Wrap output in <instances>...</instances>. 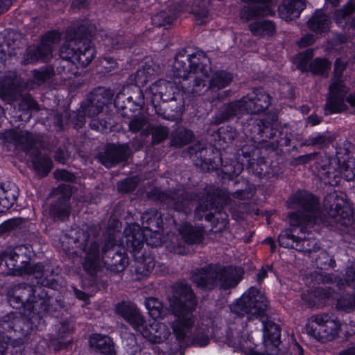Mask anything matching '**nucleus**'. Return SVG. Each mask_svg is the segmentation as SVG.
Segmentation results:
<instances>
[{"instance_id": "1", "label": "nucleus", "mask_w": 355, "mask_h": 355, "mask_svg": "<svg viewBox=\"0 0 355 355\" xmlns=\"http://www.w3.org/2000/svg\"><path fill=\"white\" fill-rule=\"evenodd\" d=\"M174 77L193 81V92H199L201 87L217 91L227 87L232 80V76L225 71L212 72L209 60L206 54L197 50L191 54L180 53L173 65Z\"/></svg>"}, {"instance_id": "2", "label": "nucleus", "mask_w": 355, "mask_h": 355, "mask_svg": "<svg viewBox=\"0 0 355 355\" xmlns=\"http://www.w3.org/2000/svg\"><path fill=\"white\" fill-rule=\"evenodd\" d=\"M196 305V297L189 286L178 284L174 287L173 295L169 298V306L176 318L172 324L173 333L180 341L191 336V330L195 322L193 313Z\"/></svg>"}, {"instance_id": "3", "label": "nucleus", "mask_w": 355, "mask_h": 355, "mask_svg": "<svg viewBox=\"0 0 355 355\" xmlns=\"http://www.w3.org/2000/svg\"><path fill=\"white\" fill-rule=\"evenodd\" d=\"M144 230L139 225L131 224L124 230L126 248L134 255L139 252L144 245V240L151 246H158L162 244L159 229L162 224L161 215L155 209L146 211L141 216Z\"/></svg>"}, {"instance_id": "4", "label": "nucleus", "mask_w": 355, "mask_h": 355, "mask_svg": "<svg viewBox=\"0 0 355 355\" xmlns=\"http://www.w3.org/2000/svg\"><path fill=\"white\" fill-rule=\"evenodd\" d=\"M242 278L240 268L218 266H209L196 272L192 275V281L202 288H212L218 284L223 289L236 286Z\"/></svg>"}, {"instance_id": "5", "label": "nucleus", "mask_w": 355, "mask_h": 355, "mask_svg": "<svg viewBox=\"0 0 355 355\" xmlns=\"http://www.w3.org/2000/svg\"><path fill=\"white\" fill-rule=\"evenodd\" d=\"M288 206L300 209V212L289 214L288 220L291 226H302L301 232L307 227H311L318 221L319 211L318 201L311 193L300 191L295 193L288 200Z\"/></svg>"}, {"instance_id": "6", "label": "nucleus", "mask_w": 355, "mask_h": 355, "mask_svg": "<svg viewBox=\"0 0 355 355\" xmlns=\"http://www.w3.org/2000/svg\"><path fill=\"white\" fill-rule=\"evenodd\" d=\"M340 329V322L325 313L312 315L306 324V334L322 343L335 339Z\"/></svg>"}, {"instance_id": "7", "label": "nucleus", "mask_w": 355, "mask_h": 355, "mask_svg": "<svg viewBox=\"0 0 355 355\" xmlns=\"http://www.w3.org/2000/svg\"><path fill=\"white\" fill-rule=\"evenodd\" d=\"M270 105L269 95L261 89H254L241 100L224 107L225 115L223 118L244 112L258 114L268 109Z\"/></svg>"}, {"instance_id": "8", "label": "nucleus", "mask_w": 355, "mask_h": 355, "mask_svg": "<svg viewBox=\"0 0 355 355\" xmlns=\"http://www.w3.org/2000/svg\"><path fill=\"white\" fill-rule=\"evenodd\" d=\"M268 302L264 295L254 287H250L230 306L232 313L249 318L262 315L266 310Z\"/></svg>"}, {"instance_id": "9", "label": "nucleus", "mask_w": 355, "mask_h": 355, "mask_svg": "<svg viewBox=\"0 0 355 355\" xmlns=\"http://www.w3.org/2000/svg\"><path fill=\"white\" fill-rule=\"evenodd\" d=\"M345 68V62L337 59L334 65V76L329 87V95L325 105L326 112H340L346 109L344 97L349 91L344 84L341 73Z\"/></svg>"}, {"instance_id": "10", "label": "nucleus", "mask_w": 355, "mask_h": 355, "mask_svg": "<svg viewBox=\"0 0 355 355\" xmlns=\"http://www.w3.org/2000/svg\"><path fill=\"white\" fill-rule=\"evenodd\" d=\"M96 51L92 43L76 39L67 40L60 49V57L80 66H87L94 59Z\"/></svg>"}, {"instance_id": "11", "label": "nucleus", "mask_w": 355, "mask_h": 355, "mask_svg": "<svg viewBox=\"0 0 355 355\" xmlns=\"http://www.w3.org/2000/svg\"><path fill=\"white\" fill-rule=\"evenodd\" d=\"M324 207L331 217L343 224H346V218L351 215L349 205L343 195H339L335 191L325 196Z\"/></svg>"}, {"instance_id": "12", "label": "nucleus", "mask_w": 355, "mask_h": 355, "mask_svg": "<svg viewBox=\"0 0 355 355\" xmlns=\"http://www.w3.org/2000/svg\"><path fill=\"white\" fill-rule=\"evenodd\" d=\"M60 35L58 32H50L42 39V42L39 47L28 49L26 60L28 63H33L38 61L46 62L52 58V45L58 42Z\"/></svg>"}, {"instance_id": "13", "label": "nucleus", "mask_w": 355, "mask_h": 355, "mask_svg": "<svg viewBox=\"0 0 355 355\" xmlns=\"http://www.w3.org/2000/svg\"><path fill=\"white\" fill-rule=\"evenodd\" d=\"M1 138L8 148L22 150H28L33 144V136L20 129H11L1 133Z\"/></svg>"}, {"instance_id": "14", "label": "nucleus", "mask_w": 355, "mask_h": 355, "mask_svg": "<svg viewBox=\"0 0 355 355\" xmlns=\"http://www.w3.org/2000/svg\"><path fill=\"white\" fill-rule=\"evenodd\" d=\"M279 243L284 248H295L299 251L311 252L315 250L317 244L315 239L308 240L305 238L298 239L291 232V230H286L281 232L278 238Z\"/></svg>"}, {"instance_id": "15", "label": "nucleus", "mask_w": 355, "mask_h": 355, "mask_svg": "<svg viewBox=\"0 0 355 355\" xmlns=\"http://www.w3.org/2000/svg\"><path fill=\"white\" fill-rule=\"evenodd\" d=\"M114 311L137 331L144 323L143 315L134 304L124 302L119 303L116 305Z\"/></svg>"}, {"instance_id": "16", "label": "nucleus", "mask_w": 355, "mask_h": 355, "mask_svg": "<svg viewBox=\"0 0 355 355\" xmlns=\"http://www.w3.org/2000/svg\"><path fill=\"white\" fill-rule=\"evenodd\" d=\"M175 87L171 83L164 80L154 83L147 90L146 94L151 98L153 105L161 101H167L173 98Z\"/></svg>"}, {"instance_id": "17", "label": "nucleus", "mask_w": 355, "mask_h": 355, "mask_svg": "<svg viewBox=\"0 0 355 355\" xmlns=\"http://www.w3.org/2000/svg\"><path fill=\"white\" fill-rule=\"evenodd\" d=\"M139 332L152 343L163 342L166 340L171 334L169 329L165 324L156 320L150 323L148 327L146 325L144 322L139 330Z\"/></svg>"}, {"instance_id": "18", "label": "nucleus", "mask_w": 355, "mask_h": 355, "mask_svg": "<svg viewBox=\"0 0 355 355\" xmlns=\"http://www.w3.org/2000/svg\"><path fill=\"white\" fill-rule=\"evenodd\" d=\"M36 290L29 286H19L13 295L9 297V302L11 306L17 309L19 306H24L29 309L31 304L33 309H36L37 301L32 300V296L35 294Z\"/></svg>"}, {"instance_id": "19", "label": "nucleus", "mask_w": 355, "mask_h": 355, "mask_svg": "<svg viewBox=\"0 0 355 355\" xmlns=\"http://www.w3.org/2000/svg\"><path fill=\"white\" fill-rule=\"evenodd\" d=\"M304 8V0H284L279 6L278 11L282 19L291 21L297 18Z\"/></svg>"}, {"instance_id": "20", "label": "nucleus", "mask_w": 355, "mask_h": 355, "mask_svg": "<svg viewBox=\"0 0 355 355\" xmlns=\"http://www.w3.org/2000/svg\"><path fill=\"white\" fill-rule=\"evenodd\" d=\"M104 264H106V262L100 257L98 245L96 243H92L83 262L84 269L89 274L93 275Z\"/></svg>"}, {"instance_id": "21", "label": "nucleus", "mask_w": 355, "mask_h": 355, "mask_svg": "<svg viewBox=\"0 0 355 355\" xmlns=\"http://www.w3.org/2000/svg\"><path fill=\"white\" fill-rule=\"evenodd\" d=\"M317 268L320 271L316 274L315 278L316 281L322 283L332 282L334 277L326 274L323 270H327L335 266V261L325 252H321L315 261Z\"/></svg>"}, {"instance_id": "22", "label": "nucleus", "mask_w": 355, "mask_h": 355, "mask_svg": "<svg viewBox=\"0 0 355 355\" xmlns=\"http://www.w3.org/2000/svg\"><path fill=\"white\" fill-rule=\"evenodd\" d=\"M212 321L209 318H202L198 324L197 329L192 337L193 345L199 347H205L209 342V335Z\"/></svg>"}, {"instance_id": "23", "label": "nucleus", "mask_w": 355, "mask_h": 355, "mask_svg": "<svg viewBox=\"0 0 355 355\" xmlns=\"http://www.w3.org/2000/svg\"><path fill=\"white\" fill-rule=\"evenodd\" d=\"M89 345L105 355H114V347L112 339L101 334H93L89 338Z\"/></svg>"}, {"instance_id": "24", "label": "nucleus", "mask_w": 355, "mask_h": 355, "mask_svg": "<svg viewBox=\"0 0 355 355\" xmlns=\"http://www.w3.org/2000/svg\"><path fill=\"white\" fill-rule=\"evenodd\" d=\"M18 195L15 184L5 187L0 185V213L5 212L15 202Z\"/></svg>"}, {"instance_id": "25", "label": "nucleus", "mask_w": 355, "mask_h": 355, "mask_svg": "<svg viewBox=\"0 0 355 355\" xmlns=\"http://www.w3.org/2000/svg\"><path fill=\"white\" fill-rule=\"evenodd\" d=\"M130 154V149L128 145L124 144L115 148L113 152H108L102 158L101 162L106 167L110 168L115 164L125 159Z\"/></svg>"}, {"instance_id": "26", "label": "nucleus", "mask_w": 355, "mask_h": 355, "mask_svg": "<svg viewBox=\"0 0 355 355\" xmlns=\"http://www.w3.org/2000/svg\"><path fill=\"white\" fill-rule=\"evenodd\" d=\"M330 21L327 15L322 11H316L314 15L309 20L308 25L313 31L323 33L329 29Z\"/></svg>"}, {"instance_id": "27", "label": "nucleus", "mask_w": 355, "mask_h": 355, "mask_svg": "<svg viewBox=\"0 0 355 355\" xmlns=\"http://www.w3.org/2000/svg\"><path fill=\"white\" fill-rule=\"evenodd\" d=\"M180 233L184 241L187 243H200L203 236L201 228L193 227L189 224H184L180 229Z\"/></svg>"}, {"instance_id": "28", "label": "nucleus", "mask_w": 355, "mask_h": 355, "mask_svg": "<svg viewBox=\"0 0 355 355\" xmlns=\"http://www.w3.org/2000/svg\"><path fill=\"white\" fill-rule=\"evenodd\" d=\"M250 31L254 35L268 36L275 31L274 24L267 20L259 21L252 23L249 26Z\"/></svg>"}, {"instance_id": "29", "label": "nucleus", "mask_w": 355, "mask_h": 355, "mask_svg": "<svg viewBox=\"0 0 355 355\" xmlns=\"http://www.w3.org/2000/svg\"><path fill=\"white\" fill-rule=\"evenodd\" d=\"M184 194L183 191H180L173 196H167L164 200L168 207L177 211H187V207H189L190 202L185 198Z\"/></svg>"}, {"instance_id": "30", "label": "nucleus", "mask_w": 355, "mask_h": 355, "mask_svg": "<svg viewBox=\"0 0 355 355\" xmlns=\"http://www.w3.org/2000/svg\"><path fill=\"white\" fill-rule=\"evenodd\" d=\"M313 295L315 298L307 300L310 304H327L334 298V291L329 287L318 288L313 291Z\"/></svg>"}, {"instance_id": "31", "label": "nucleus", "mask_w": 355, "mask_h": 355, "mask_svg": "<svg viewBox=\"0 0 355 355\" xmlns=\"http://www.w3.org/2000/svg\"><path fill=\"white\" fill-rule=\"evenodd\" d=\"M145 306L151 318L155 320L162 318L164 315L163 305L157 298L148 297L145 301Z\"/></svg>"}, {"instance_id": "32", "label": "nucleus", "mask_w": 355, "mask_h": 355, "mask_svg": "<svg viewBox=\"0 0 355 355\" xmlns=\"http://www.w3.org/2000/svg\"><path fill=\"white\" fill-rule=\"evenodd\" d=\"M336 308L338 311L349 312L355 309V295L343 294L336 299Z\"/></svg>"}, {"instance_id": "33", "label": "nucleus", "mask_w": 355, "mask_h": 355, "mask_svg": "<svg viewBox=\"0 0 355 355\" xmlns=\"http://www.w3.org/2000/svg\"><path fill=\"white\" fill-rule=\"evenodd\" d=\"M155 266V261L152 257H145L137 261L136 272L142 276H147L152 272Z\"/></svg>"}, {"instance_id": "34", "label": "nucleus", "mask_w": 355, "mask_h": 355, "mask_svg": "<svg viewBox=\"0 0 355 355\" xmlns=\"http://www.w3.org/2000/svg\"><path fill=\"white\" fill-rule=\"evenodd\" d=\"M0 98L10 103L16 98V89L10 80L0 83Z\"/></svg>"}, {"instance_id": "35", "label": "nucleus", "mask_w": 355, "mask_h": 355, "mask_svg": "<svg viewBox=\"0 0 355 355\" xmlns=\"http://www.w3.org/2000/svg\"><path fill=\"white\" fill-rule=\"evenodd\" d=\"M330 62L324 58H316L309 64V71L313 74L324 75L330 69Z\"/></svg>"}, {"instance_id": "36", "label": "nucleus", "mask_w": 355, "mask_h": 355, "mask_svg": "<svg viewBox=\"0 0 355 355\" xmlns=\"http://www.w3.org/2000/svg\"><path fill=\"white\" fill-rule=\"evenodd\" d=\"M263 337L268 338L274 345H277L280 339V330L277 324L268 322L264 325Z\"/></svg>"}, {"instance_id": "37", "label": "nucleus", "mask_w": 355, "mask_h": 355, "mask_svg": "<svg viewBox=\"0 0 355 355\" xmlns=\"http://www.w3.org/2000/svg\"><path fill=\"white\" fill-rule=\"evenodd\" d=\"M313 56V51L306 50L304 53L297 54L294 58V63L302 71H308L309 68V60Z\"/></svg>"}, {"instance_id": "38", "label": "nucleus", "mask_w": 355, "mask_h": 355, "mask_svg": "<svg viewBox=\"0 0 355 355\" xmlns=\"http://www.w3.org/2000/svg\"><path fill=\"white\" fill-rule=\"evenodd\" d=\"M35 169L42 175H46L52 168V162L46 156L35 160L33 162Z\"/></svg>"}, {"instance_id": "39", "label": "nucleus", "mask_w": 355, "mask_h": 355, "mask_svg": "<svg viewBox=\"0 0 355 355\" xmlns=\"http://www.w3.org/2000/svg\"><path fill=\"white\" fill-rule=\"evenodd\" d=\"M342 177L347 181L353 180L355 178V160L349 159L347 164L340 166Z\"/></svg>"}, {"instance_id": "40", "label": "nucleus", "mask_w": 355, "mask_h": 355, "mask_svg": "<svg viewBox=\"0 0 355 355\" xmlns=\"http://www.w3.org/2000/svg\"><path fill=\"white\" fill-rule=\"evenodd\" d=\"M153 75V69L150 67H143L137 70L135 74V82L139 85L147 83L150 77Z\"/></svg>"}, {"instance_id": "41", "label": "nucleus", "mask_w": 355, "mask_h": 355, "mask_svg": "<svg viewBox=\"0 0 355 355\" xmlns=\"http://www.w3.org/2000/svg\"><path fill=\"white\" fill-rule=\"evenodd\" d=\"M355 11V4L352 1H349L343 8L336 12L335 18L337 24H341V19H345V17Z\"/></svg>"}, {"instance_id": "42", "label": "nucleus", "mask_w": 355, "mask_h": 355, "mask_svg": "<svg viewBox=\"0 0 355 355\" xmlns=\"http://www.w3.org/2000/svg\"><path fill=\"white\" fill-rule=\"evenodd\" d=\"M193 138V133L188 130H183L180 132L177 137L173 139V144L177 146H182L188 144Z\"/></svg>"}, {"instance_id": "43", "label": "nucleus", "mask_w": 355, "mask_h": 355, "mask_svg": "<svg viewBox=\"0 0 355 355\" xmlns=\"http://www.w3.org/2000/svg\"><path fill=\"white\" fill-rule=\"evenodd\" d=\"M192 11L196 17V22L198 24L205 23L208 19V10L204 4L202 7H198L194 5L192 8Z\"/></svg>"}, {"instance_id": "44", "label": "nucleus", "mask_w": 355, "mask_h": 355, "mask_svg": "<svg viewBox=\"0 0 355 355\" xmlns=\"http://www.w3.org/2000/svg\"><path fill=\"white\" fill-rule=\"evenodd\" d=\"M168 135V130L164 127H157L153 129V142L154 144H159L165 139Z\"/></svg>"}, {"instance_id": "45", "label": "nucleus", "mask_w": 355, "mask_h": 355, "mask_svg": "<svg viewBox=\"0 0 355 355\" xmlns=\"http://www.w3.org/2000/svg\"><path fill=\"white\" fill-rule=\"evenodd\" d=\"M136 180L133 178L125 179L118 183V189L121 192H129L136 187Z\"/></svg>"}, {"instance_id": "46", "label": "nucleus", "mask_w": 355, "mask_h": 355, "mask_svg": "<svg viewBox=\"0 0 355 355\" xmlns=\"http://www.w3.org/2000/svg\"><path fill=\"white\" fill-rule=\"evenodd\" d=\"M147 124L146 120L143 117L132 119L129 123L130 130L132 132H137Z\"/></svg>"}, {"instance_id": "47", "label": "nucleus", "mask_w": 355, "mask_h": 355, "mask_svg": "<svg viewBox=\"0 0 355 355\" xmlns=\"http://www.w3.org/2000/svg\"><path fill=\"white\" fill-rule=\"evenodd\" d=\"M345 282L347 285L355 287V263L351 265L346 271Z\"/></svg>"}, {"instance_id": "48", "label": "nucleus", "mask_w": 355, "mask_h": 355, "mask_svg": "<svg viewBox=\"0 0 355 355\" xmlns=\"http://www.w3.org/2000/svg\"><path fill=\"white\" fill-rule=\"evenodd\" d=\"M73 331V326L68 322H63L59 328V336L60 338H64L68 334H71Z\"/></svg>"}, {"instance_id": "49", "label": "nucleus", "mask_w": 355, "mask_h": 355, "mask_svg": "<svg viewBox=\"0 0 355 355\" xmlns=\"http://www.w3.org/2000/svg\"><path fill=\"white\" fill-rule=\"evenodd\" d=\"M15 257H19L18 255H15V256H13V255H5L3 257H1L0 256V265L2 263V261L4 260L6 261V264L7 265V266L8 268H15V267H17V264H16V262L17 261L15 260Z\"/></svg>"}, {"instance_id": "50", "label": "nucleus", "mask_w": 355, "mask_h": 355, "mask_svg": "<svg viewBox=\"0 0 355 355\" xmlns=\"http://www.w3.org/2000/svg\"><path fill=\"white\" fill-rule=\"evenodd\" d=\"M54 176L57 180L71 181L73 179V175L65 170H56Z\"/></svg>"}, {"instance_id": "51", "label": "nucleus", "mask_w": 355, "mask_h": 355, "mask_svg": "<svg viewBox=\"0 0 355 355\" xmlns=\"http://www.w3.org/2000/svg\"><path fill=\"white\" fill-rule=\"evenodd\" d=\"M331 142V139L330 137H327L326 136L320 135L314 137L312 139V144L319 145L321 146H327Z\"/></svg>"}, {"instance_id": "52", "label": "nucleus", "mask_w": 355, "mask_h": 355, "mask_svg": "<svg viewBox=\"0 0 355 355\" xmlns=\"http://www.w3.org/2000/svg\"><path fill=\"white\" fill-rule=\"evenodd\" d=\"M32 300H33L35 302L37 301V302H39V303L37 304H36V309H33L32 306L33 304H31V307L29 309L26 308L24 306L25 309L30 311L29 314H28V316H29V318H33V315H30V314H31V313H35L36 312L40 313L39 307L40 306H42L43 304L44 303V300L42 298H38V299L36 298V297L35 296V294L32 296Z\"/></svg>"}, {"instance_id": "53", "label": "nucleus", "mask_w": 355, "mask_h": 355, "mask_svg": "<svg viewBox=\"0 0 355 355\" xmlns=\"http://www.w3.org/2000/svg\"><path fill=\"white\" fill-rule=\"evenodd\" d=\"M32 300H33L35 302L37 301V302H39V303L37 304H36V309H33L32 306L33 304H31V307L29 309L26 308L24 306L25 309L30 311L29 314H28V316H29V318H33V315H30V314H31V313H35L36 312L40 313L39 307L40 306H42L43 304L44 303V300L42 298H38V299L36 298V297L35 296V294L32 296Z\"/></svg>"}, {"instance_id": "54", "label": "nucleus", "mask_w": 355, "mask_h": 355, "mask_svg": "<svg viewBox=\"0 0 355 355\" xmlns=\"http://www.w3.org/2000/svg\"><path fill=\"white\" fill-rule=\"evenodd\" d=\"M32 300H33L35 302L37 301V302H39V303L37 304H36V309H33L32 306L33 304H31V307L29 309L26 308L24 306L25 309L30 311L29 314H28V316H29V318H33V315H30V314H31V313H35L36 312L40 313L39 307L40 306H42L43 304L44 303V300L42 298H38V299L36 298V297L35 296V294L32 296Z\"/></svg>"}, {"instance_id": "55", "label": "nucleus", "mask_w": 355, "mask_h": 355, "mask_svg": "<svg viewBox=\"0 0 355 355\" xmlns=\"http://www.w3.org/2000/svg\"><path fill=\"white\" fill-rule=\"evenodd\" d=\"M32 300H33L35 302L37 301V302H39V303L37 304H36V309H33L32 306L33 304H31V307L29 309L26 308L24 306L25 309L30 311L29 314H28V316H29V318H33V315H30V314H31V313H35L36 312L40 313L39 307L40 306H42L43 304L44 303V300L42 298H38V299L36 298V297L35 296V294L32 296Z\"/></svg>"}, {"instance_id": "56", "label": "nucleus", "mask_w": 355, "mask_h": 355, "mask_svg": "<svg viewBox=\"0 0 355 355\" xmlns=\"http://www.w3.org/2000/svg\"><path fill=\"white\" fill-rule=\"evenodd\" d=\"M315 42V38L313 35L307 34L303 37L300 39V40L298 42V44L301 47H306L309 45H311Z\"/></svg>"}, {"instance_id": "57", "label": "nucleus", "mask_w": 355, "mask_h": 355, "mask_svg": "<svg viewBox=\"0 0 355 355\" xmlns=\"http://www.w3.org/2000/svg\"><path fill=\"white\" fill-rule=\"evenodd\" d=\"M103 107V106L102 104L98 105L96 107L93 105H91L87 107L86 112H87V114L89 116L92 117V116H94L98 114L101 112H102Z\"/></svg>"}, {"instance_id": "58", "label": "nucleus", "mask_w": 355, "mask_h": 355, "mask_svg": "<svg viewBox=\"0 0 355 355\" xmlns=\"http://www.w3.org/2000/svg\"><path fill=\"white\" fill-rule=\"evenodd\" d=\"M17 225V221L15 220L6 221L0 226V232L3 233L4 232L10 231L14 229Z\"/></svg>"}, {"instance_id": "59", "label": "nucleus", "mask_w": 355, "mask_h": 355, "mask_svg": "<svg viewBox=\"0 0 355 355\" xmlns=\"http://www.w3.org/2000/svg\"><path fill=\"white\" fill-rule=\"evenodd\" d=\"M63 207L61 210L53 211V214H55L59 218L67 216L69 214V207L67 205L64 204L62 205Z\"/></svg>"}, {"instance_id": "60", "label": "nucleus", "mask_w": 355, "mask_h": 355, "mask_svg": "<svg viewBox=\"0 0 355 355\" xmlns=\"http://www.w3.org/2000/svg\"><path fill=\"white\" fill-rule=\"evenodd\" d=\"M306 121L308 124L313 126L318 125L320 123L321 119L318 115L311 114L307 118Z\"/></svg>"}, {"instance_id": "61", "label": "nucleus", "mask_w": 355, "mask_h": 355, "mask_svg": "<svg viewBox=\"0 0 355 355\" xmlns=\"http://www.w3.org/2000/svg\"><path fill=\"white\" fill-rule=\"evenodd\" d=\"M11 5V0H0V15L7 11Z\"/></svg>"}, {"instance_id": "62", "label": "nucleus", "mask_w": 355, "mask_h": 355, "mask_svg": "<svg viewBox=\"0 0 355 355\" xmlns=\"http://www.w3.org/2000/svg\"><path fill=\"white\" fill-rule=\"evenodd\" d=\"M34 76L39 81H44L46 78L47 74L43 71H34Z\"/></svg>"}, {"instance_id": "63", "label": "nucleus", "mask_w": 355, "mask_h": 355, "mask_svg": "<svg viewBox=\"0 0 355 355\" xmlns=\"http://www.w3.org/2000/svg\"><path fill=\"white\" fill-rule=\"evenodd\" d=\"M347 334L349 336L355 334V323L353 322H349L347 325Z\"/></svg>"}, {"instance_id": "64", "label": "nucleus", "mask_w": 355, "mask_h": 355, "mask_svg": "<svg viewBox=\"0 0 355 355\" xmlns=\"http://www.w3.org/2000/svg\"><path fill=\"white\" fill-rule=\"evenodd\" d=\"M339 355H355V346L342 351Z\"/></svg>"}]
</instances>
